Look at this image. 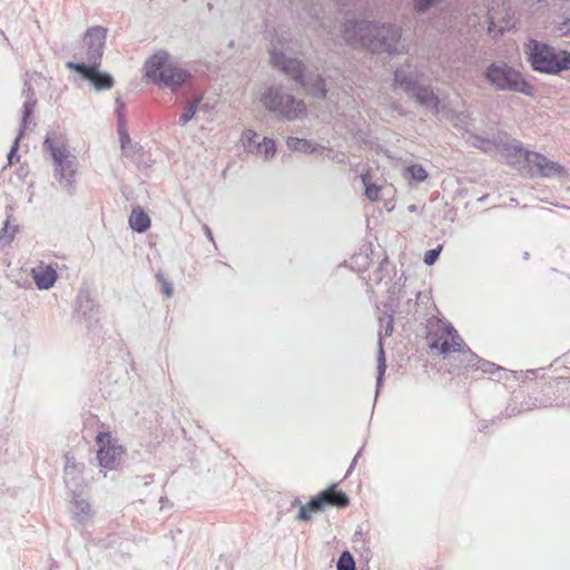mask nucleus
<instances>
[{"mask_svg": "<svg viewBox=\"0 0 570 570\" xmlns=\"http://www.w3.org/2000/svg\"><path fill=\"white\" fill-rule=\"evenodd\" d=\"M31 276L38 289H50L57 282L58 274L56 269L50 266H38L31 269Z\"/></svg>", "mask_w": 570, "mask_h": 570, "instance_id": "nucleus-21", "label": "nucleus"}, {"mask_svg": "<svg viewBox=\"0 0 570 570\" xmlns=\"http://www.w3.org/2000/svg\"><path fill=\"white\" fill-rule=\"evenodd\" d=\"M352 263L360 266V268H365L368 265V255L365 253H360L352 257Z\"/></svg>", "mask_w": 570, "mask_h": 570, "instance_id": "nucleus-44", "label": "nucleus"}, {"mask_svg": "<svg viewBox=\"0 0 570 570\" xmlns=\"http://www.w3.org/2000/svg\"><path fill=\"white\" fill-rule=\"evenodd\" d=\"M409 97L419 105L431 109L435 115L440 112V99L430 86L420 85Z\"/></svg>", "mask_w": 570, "mask_h": 570, "instance_id": "nucleus-17", "label": "nucleus"}, {"mask_svg": "<svg viewBox=\"0 0 570 570\" xmlns=\"http://www.w3.org/2000/svg\"><path fill=\"white\" fill-rule=\"evenodd\" d=\"M362 181L365 187V196L372 202L377 200L380 198L381 187L370 183L366 175H362Z\"/></svg>", "mask_w": 570, "mask_h": 570, "instance_id": "nucleus-36", "label": "nucleus"}, {"mask_svg": "<svg viewBox=\"0 0 570 570\" xmlns=\"http://www.w3.org/2000/svg\"><path fill=\"white\" fill-rule=\"evenodd\" d=\"M525 163L530 168L532 177H562L567 170L559 163L549 160L544 155L535 151L525 153Z\"/></svg>", "mask_w": 570, "mask_h": 570, "instance_id": "nucleus-9", "label": "nucleus"}, {"mask_svg": "<svg viewBox=\"0 0 570 570\" xmlns=\"http://www.w3.org/2000/svg\"><path fill=\"white\" fill-rule=\"evenodd\" d=\"M336 569L337 570H356L354 558L350 551L345 550L341 553V556L338 557L337 563H336Z\"/></svg>", "mask_w": 570, "mask_h": 570, "instance_id": "nucleus-34", "label": "nucleus"}, {"mask_svg": "<svg viewBox=\"0 0 570 570\" xmlns=\"http://www.w3.org/2000/svg\"><path fill=\"white\" fill-rule=\"evenodd\" d=\"M261 102L269 112L289 121L306 114L304 101L281 85L267 86L261 96Z\"/></svg>", "mask_w": 570, "mask_h": 570, "instance_id": "nucleus-6", "label": "nucleus"}, {"mask_svg": "<svg viewBox=\"0 0 570 570\" xmlns=\"http://www.w3.org/2000/svg\"><path fill=\"white\" fill-rule=\"evenodd\" d=\"M298 85L314 98L323 100L327 96L326 81L321 75H306V82Z\"/></svg>", "mask_w": 570, "mask_h": 570, "instance_id": "nucleus-22", "label": "nucleus"}, {"mask_svg": "<svg viewBox=\"0 0 570 570\" xmlns=\"http://www.w3.org/2000/svg\"><path fill=\"white\" fill-rule=\"evenodd\" d=\"M489 20H490L489 21V31L492 32V31H494L495 23H494L493 18L491 16L489 17Z\"/></svg>", "mask_w": 570, "mask_h": 570, "instance_id": "nucleus-53", "label": "nucleus"}, {"mask_svg": "<svg viewBox=\"0 0 570 570\" xmlns=\"http://www.w3.org/2000/svg\"><path fill=\"white\" fill-rule=\"evenodd\" d=\"M441 252L442 245H439L433 249L426 250L423 257V262L429 266L433 265L439 259Z\"/></svg>", "mask_w": 570, "mask_h": 570, "instance_id": "nucleus-41", "label": "nucleus"}, {"mask_svg": "<svg viewBox=\"0 0 570 570\" xmlns=\"http://www.w3.org/2000/svg\"><path fill=\"white\" fill-rule=\"evenodd\" d=\"M124 107H125V105H124V102L121 101V99H120V98H117V99H116L117 122L119 121V117H120V115H124V111H122V110H124Z\"/></svg>", "mask_w": 570, "mask_h": 570, "instance_id": "nucleus-48", "label": "nucleus"}, {"mask_svg": "<svg viewBox=\"0 0 570 570\" xmlns=\"http://www.w3.org/2000/svg\"><path fill=\"white\" fill-rule=\"evenodd\" d=\"M261 153L259 155H264L265 159H271L275 156L276 153V144L273 139L264 137L262 140Z\"/></svg>", "mask_w": 570, "mask_h": 570, "instance_id": "nucleus-37", "label": "nucleus"}, {"mask_svg": "<svg viewBox=\"0 0 570 570\" xmlns=\"http://www.w3.org/2000/svg\"><path fill=\"white\" fill-rule=\"evenodd\" d=\"M525 150L522 146V142L517 139H510V141L503 146L500 150V155L511 161L524 159L525 160Z\"/></svg>", "mask_w": 570, "mask_h": 570, "instance_id": "nucleus-24", "label": "nucleus"}, {"mask_svg": "<svg viewBox=\"0 0 570 570\" xmlns=\"http://www.w3.org/2000/svg\"><path fill=\"white\" fill-rule=\"evenodd\" d=\"M360 455H361V450L356 453V455L354 456L352 463L350 464V466H348V469L346 471L345 478H347L352 473V471L354 470L355 464H356L357 459L360 458Z\"/></svg>", "mask_w": 570, "mask_h": 570, "instance_id": "nucleus-50", "label": "nucleus"}, {"mask_svg": "<svg viewBox=\"0 0 570 570\" xmlns=\"http://www.w3.org/2000/svg\"><path fill=\"white\" fill-rule=\"evenodd\" d=\"M439 0H414L413 7L417 13H424L432 8Z\"/></svg>", "mask_w": 570, "mask_h": 570, "instance_id": "nucleus-42", "label": "nucleus"}, {"mask_svg": "<svg viewBox=\"0 0 570 570\" xmlns=\"http://www.w3.org/2000/svg\"><path fill=\"white\" fill-rule=\"evenodd\" d=\"M559 30L562 35L570 33V18H566L559 26Z\"/></svg>", "mask_w": 570, "mask_h": 570, "instance_id": "nucleus-47", "label": "nucleus"}, {"mask_svg": "<svg viewBox=\"0 0 570 570\" xmlns=\"http://www.w3.org/2000/svg\"><path fill=\"white\" fill-rule=\"evenodd\" d=\"M43 148L50 153L53 160V177L60 188L69 196L77 190V159L70 154L68 148L59 141H56L50 135L46 136Z\"/></svg>", "mask_w": 570, "mask_h": 570, "instance_id": "nucleus-4", "label": "nucleus"}, {"mask_svg": "<svg viewBox=\"0 0 570 570\" xmlns=\"http://www.w3.org/2000/svg\"><path fill=\"white\" fill-rule=\"evenodd\" d=\"M394 308L389 307L383 315L379 316L380 332H379V351H377V376H376V394L379 393L383 377L386 371L385 353L382 344V336H391L394 331Z\"/></svg>", "mask_w": 570, "mask_h": 570, "instance_id": "nucleus-10", "label": "nucleus"}, {"mask_svg": "<svg viewBox=\"0 0 570 570\" xmlns=\"http://www.w3.org/2000/svg\"><path fill=\"white\" fill-rule=\"evenodd\" d=\"M428 340H429V347L431 350H439L440 354L445 355L449 352L453 351L451 343L448 340H443L441 342L442 337L434 338L432 333H430L428 335Z\"/></svg>", "mask_w": 570, "mask_h": 570, "instance_id": "nucleus-30", "label": "nucleus"}, {"mask_svg": "<svg viewBox=\"0 0 570 570\" xmlns=\"http://www.w3.org/2000/svg\"><path fill=\"white\" fill-rule=\"evenodd\" d=\"M348 504L350 499L347 494L343 491H337L335 484L321 491L309 500V509L314 512L323 511L326 505L346 508Z\"/></svg>", "mask_w": 570, "mask_h": 570, "instance_id": "nucleus-13", "label": "nucleus"}, {"mask_svg": "<svg viewBox=\"0 0 570 570\" xmlns=\"http://www.w3.org/2000/svg\"><path fill=\"white\" fill-rule=\"evenodd\" d=\"M389 265L390 263L386 257L382 259L379 264V267L370 275V282L376 285L381 284L384 277L390 274Z\"/></svg>", "mask_w": 570, "mask_h": 570, "instance_id": "nucleus-31", "label": "nucleus"}, {"mask_svg": "<svg viewBox=\"0 0 570 570\" xmlns=\"http://www.w3.org/2000/svg\"><path fill=\"white\" fill-rule=\"evenodd\" d=\"M96 443L99 446L98 450L117 445V443L112 440L111 434L109 432H99L96 436Z\"/></svg>", "mask_w": 570, "mask_h": 570, "instance_id": "nucleus-39", "label": "nucleus"}, {"mask_svg": "<svg viewBox=\"0 0 570 570\" xmlns=\"http://www.w3.org/2000/svg\"><path fill=\"white\" fill-rule=\"evenodd\" d=\"M465 119H466V116L463 112L458 114L455 116L454 126L455 127H459V126L463 127V124H464Z\"/></svg>", "mask_w": 570, "mask_h": 570, "instance_id": "nucleus-49", "label": "nucleus"}, {"mask_svg": "<svg viewBox=\"0 0 570 570\" xmlns=\"http://www.w3.org/2000/svg\"><path fill=\"white\" fill-rule=\"evenodd\" d=\"M404 283L405 278L403 277V275H400L397 279L386 289L391 303L399 298L404 287ZM390 307H393L392 304H390Z\"/></svg>", "mask_w": 570, "mask_h": 570, "instance_id": "nucleus-35", "label": "nucleus"}, {"mask_svg": "<svg viewBox=\"0 0 570 570\" xmlns=\"http://www.w3.org/2000/svg\"><path fill=\"white\" fill-rule=\"evenodd\" d=\"M69 511L72 520L82 525L88 524L95 515L90 502L78 492L72 493Z\"/></svg>", "mask_w": 570, "mask_h": 570, "instance_id": "nucleus-16", "label": "nucleus"}, {"mask_svg": "<svg viewBox=\"0 0 570 570\" xmlns=\"http://www.w3.org/2000/svg\"><path fill=\"white\" fill-rule=\"evenodd\" d=\"M476 370L482 371L487 374H494L495 372L504 371L502 366L494 364L493 362L481 358V362L478 364Z\"/></svg>", "mask_w": 570, "mask_h": 570, "instance_id": "nucleus-40", "label": "nucleus"}, {"mask_svg": "<svg viewBox=\"0 0 570 570\" xmlns=\"http://www.w3.org/2000/svg\"><path fill=\"white\" fill-rule=\"evenodd\" d=\"M462 363L465 367L476 370L478 364L481 362V357L473 353L470 347H466V351L462 354Z\"/></svg>", "mask_w": 570, "mask_h": 570, "instance_id": "nucleus-38", "label": "nucleus"}, {"mask_svg": "<svg viewBox=\"0 0 570 570\" xmlns=\"http://www.w3.org/2000/svg\"><path fill=\"white\" fill-rule=\"evenodd\" d=\"M484 80L497 91L521 94L527 97L534 95V87L522 72L504 61L490 63L483 71Z\"/></svg>", "mask_w": 570, "mask_h": 570, "instance_id": "nucleus-5", "label": "nucleus"}, {"mask_svg": "<svg viewBox=\"0 0 570 570\" xmlns=\"http://www.w3.org/2000/svg\"><path fill=\"white\" fill-rule=\"evenodd\" d=\"M203 229H204L206 237L215 245L214 236H213L210 228L207 225H204Z\"/></svg>", "mask_w": 570, "mask_h": 570, "instance_id": "nucleus-51", "label": "nucleus"}, {"mask_svg": "<svg viewBox=\"0 0 570 570\" xmlns=\"http://www.w3.org/2000/svg\"><path fill=\"white\" fill-rule=\"evenodd\" d=\"M549 404L547 403H540L538 406H543V407H547Z\"/></svg>", "mask_w": 570, "mask_h": 570, "instance_id": "nucleus-54", "label": "nucleus"}, {"mask_svg": "<svg viewBox=\"0 0 570 570\" xmlns=\"http://www.w3.org/2000/svg\"><path fill=\"white\" fill-rule=\"evenodd\" d=\"M129 226L139 234L145 233L150 227V218L141 208H134L129 216Z\"/></svg>", "mask_w": 570, "mask_h": 570, "instance_id": "nucleus-25", "label": "nucleus"}, {"mask_svg": "<svg viewBox=\"0 0 570 570\" xmlns=\"http://www.w3.org/2000/svg\"><path fill=\"white\" fill-rule=\"evenodd\" d=\"M342 32L347 43L361 46L374 53L394 56L409 51V46L401 41L402 28L390 22L347 20Z\"/></svg>", "mask_w": 570, "mask_h": 570, "instance_id": "nucleus-1", "label": "nucleus"}, {"mask_svg": "<svg viewBox=\"0 0 570 570\" xmlns=\"http://www.w3.org/2000/svg\"><path fill=\"white\" fill-rule=\"evenodd\" d=\"M76 316L88 328H92L99 321V307L88 292H80L76 302Z\"/></svg>", "mask_w": 570, "mask_h": 570, "instance_id": "nucleus-14", "label": "nucleus"}, {"mask_svg": "<svg viewBox=\"0 0 570 570\" xmlns=\"http://www.w3.org/2000/svg\"><path fill=\"white\" fill-rule=\"evenodd\" d=\"M436 324L438 328L442 331V333L449 337H451L452 343L451 346L454 352L464 353L466 351V345L462 337L458 334L456 330L451 323H446L445 321L441 318L432 317L428 322V326H433V324Z\"/></svg>", "mask_w": 570, "mask_h": 570, "instance_id": "nucleus-20", "label": "nucleus"}, {"mask_svg": "<svg viewBox=\"0 0 570 570\" xmlns=\"http://www.w3.org/2000/svg\"><path fill=\"white\" fill-rule=\"evenodd\" d=\"M108 30L101 26H94L87 29L82 38L85 50L83 61L87 65H101Z\"/></svg>", "mask_w": 570, "mask_h": 570, "instance_id": "nucleus-7", "label": "nucleus"}, {"mask_svg": "<svg viewBox=\"0 0 570 570\" xmlns=\"http://www.w3.org/2000/svg\"><path fill=\"white\" fill-rule=\"evenodd\" d=\"M311 512H313V511L309 509V502H308L306 505L301 507L296 518L302 521H307L311 519Z\"/></svg>", "mask_w": 570, "mask_h": 570, "instance_id": "nucleus-45", "label": "nucleus"}, {"mask_svg": "<svg viewBox=\"0 0 570 570\" xmlns=\"http://www.w3.org/2000/svg\"><path fill=\"white\" fill-rule=\"evenodd\" d=\"M523 51L535 72L558 76L570 70L568 50L531 38L523 45Z\"/></svg>", "mask_w": 570, "mask_h": 570, "instance_id": "nucleus-2", "label": "nucleus"}, {"mask_svg": "<svg viewBox=\"0 0 570 570\" xmlns=\"http://www.w3.org/2000/svg\"><path fill=\"white\" fill-rule=\"evenodd\" d=\"M17 232L18 226H10L9 219H7L4 226L0 229V244L2 246L9 245Z\"/></svg>", "mask_w": 570, "mask_h": 570, "instance_id": "nucleus-32", "label": "nucleus"}, {"mask_svg": "<svg viewBox=\"0 0 570 570\" xmlns=\"http://www.w3.org/2000/svg\"><path fill=\"white\" fill-rule=\"evenodd\" d=\"M142 147L138 144H131L129 146L128 151L129 154H122L125 157H130L132 159H137L138 154L141 151Z\"/></svg>", "mask_w": 570, "mask_h": 570, "instance_id": "nucleus-46", "label": "nucleus"}, {"mask_svg": "<svg viewBox=\"0 0 570 570\" xmlns=\"http://www.w3.org/2000/svg\"><path fill=\"white\" fill-rule=\"evenodd\" d=\"M482 145L485 151L495 149L498 153L510 141V136L505 131H498L491 137H478L476 138Z\"/></svg>", "mask_w": 570, "mask_h": 570, "instance_id": "nucleus-23", "label": "nucleus"}, {"mask_svg": "<svg viewBox=\"0 0 570 570\" xmlns=\"http://www.w3.org/2000/svg\"><path fill=\"white\" fill-rule=\"evenodd\" d=\"M523 257H524L525 259H528V258H529V253H528V252H525V253H524V255H523Z\"/></svg>", "mask_w": 570, "mask_h": 570, "instance_id": "nucleus-55", "label": "nucleus"}, {"mask_svg": "<svg viewBox=\"0 0 570 570\" xmlns=\"http://www.w3.org/2000/svg\"><path fill=\"white\" fill-rule=\"evenodd\" d=\"M158 281L161 283L163 286V293L166 295V297H171L174 294L173 285L170 282H168L164 276L157 275Z\"/></svg>", "mask_w": 570, "mask_h": 570, "instance_id": "nucleus-43", "label": "nucleus"}, {"mask_svg": "<svg viewBox=\"0 0 570 570\" xmlns=\"http://www.w3.org/2000/svg\"><path fill=\"white\" fill-rule=\"evenodd\" d=\"M125 454V449L117 444L107 449L97 451V460L101 468L108 470H116L120 463L121 456Z\"/></svg>", "mask_w": 570, "mask_h": 570, "instance_id": "nucleus-19", "label": "nucleus"}, {"mask_svg": "<svg viewBox=\"0 0 570 570\" xmlns=\"http://www.w3.org/2000/svg\"><path fill=\"white\" fill-rule=\"evenodd\" d=\"M258 139L259 135L252 129H246L243 132V145L248 153H261L259 145L262 144V141H259Z\"/></svg>", "mask_w": 570, "mask_h": 570, "instance_id": "nucleus-28", "label": "nucleus"}, {"mask_svg": "<svg viewBox=\"0 0 570 570\" xmlns=\"http://www.w3.org/2000/svg\"><path fill=\"white\" fill-rule=\"evenodd\" d=\"M273 66L296 83H305V65L301 59L293 58L276 48L269 51Z\"/></svg>", "mask_w": 570, "mask_h": 570, "instance_id": "nucleus-8", "label": "nucleus"}, {"mask_svg": "<svg viewBox=\"0 0 570 570\" xmlns=\"http://www.w3.org/2000/svg\"><path fill=\"white\" fill-rule=\"evenodd\" d=\"M22 95L26 96L27 99H26V101L23 102V106H22V118H21V125H20L19 134L16 137V139L13 140V142L11 145V148H10V150L8 153V161H9V164H12V160H13L14 157H17V159H19V156H17V151H18V148H19V142H20L21 137L24 134V130H26V127L28 125L29 118L32 115V112L35 110V106L37 104V99L35 97V91H33L32 86H31V83H30V81L28 79H24V83H23V88H22Z\"/></svg>", "mask_w": 570, "mask_h": 570, "instance_id": "nucleus-12", "label": "nucleus"}, {"mask_svg": "<svg viewBox=\"0 0 570 570\" xmlns=\"http://www.w3.org/2000/svg\"><path fill=\"white\" fill-rule=\"evenodd\" d=\"M83 465L77 464L70 458H66L65 464V483L72 493H77L83 484L82 478Z\"/></svg>", "mask_w": 570, "mask_h": 570, "instance_id": "nucleus-18", "label": "nucleus"}, {"mask_svg": "<svg viewBox=\"0 0 570 570\" xmlns=\"http://www.w3.org/2000/svg\"><path fill=\"white\" fill-rule=\"evenodd\" d=\"M332 160H334L337 164H343V165H345L347 161V159L345 158L344 155H342V156L336 155L335 157H333Z\"/></svg>", "mask_w": 570, "mask_h": 570, "instance_id": "nucleus-52", "label": "nucleus"}, {"mask_svg": "<svg viewBox=\"0 0 570 570\" xmlns=\"http://www.w3.org/2000/svg\"><path fill=\"white\" fill-rule=\"evenodd\" d=\"M421 72L410 62L397 67L394 71V87L402 89L407 96L415 90L420 83Z\"/></svg>", "mask_w": 570, "mask_h": 570, "instance_id": "nucleus-15", "label": "nucleus"}, {"mask_svg": "<svg viewBox=\"0 0 570 570\" xmlns=\"http://www.w3.org/2000/svg\"><path fill=\"white\" fill-rule=\"evenodd\" d=\"M202 100H203V96L200 95V96L196 97L194 100L187 102L181 115L179 116V119H178L179 126H181V127L186 126L194 118Z\"/></svg>", "mask_w": 570, "mask_h": 570, "instance_id": "nucleus-27", "label": "nucleus"}, {"mask_svg": "<svg viewBox=\"0 0 570 570\" xmlns=\"http://www.w3.org/2000/svg\"><path fill=\"white\" fill-rule=\"evenodd\" d=\"M117 132L119 135L120 148L122 154H129L128 148L131 146V139L127 130L125 115H120L117 124Z\"/></svg>", "mask_w": 570, "mask_h": 570, "instance_id": "nucleus-29", "label": "nucleus"}, {"mask_svg": "<svg viewBox=\"0 0 570 570\" xmlns=\"http://www.w3.org/2000/svg\"><path fill=\"white\" fill-rule=\"evenodd\" d=\"M66 67L81 75L90 81L97 90L110 89L114 86V78L108 72L99 70L100 65H87L83 61H68Z\"/></svg>", "mask_w": 570, "mask_h": 570, "instance_id": "nucleus-11", "label": "nucleus"}, {"mask_svg": "<svg viewBox=\"0 0 570 570\" xmlns=\"http://www.w3.org/2000/svg\"><path fill=\"white\" fill-rule=\"evenodd\" d=\"M286 144L289 149L303 154H313L323 148L321 145L314 144L312 140L297 137H288Z\"/></svg>", "mask_w": 570, "mask_h": 570, "instance_id": "nucleus-26", "label": "nucleus"}, {"mask_svg": "<svg viewBox=\"0 0 570 570\" xmlns=\"http://www.w3.org/2000/svg\"><path fill=\"white\" fill-rule=\"evenodd\" d=\"M407 176L415 183H422L428 178V173L423 166L415 164L405 168Z\"/></svg>", "mask_w": 570, "mask_h": 570, "instance_id": "nucleus-33", "label": "nucleus"}, {"mask_svg": "<svg viewBox=\"0 0 570 570\" xmlns=\"http://www.w3.org/2000/svg\"><path fill=\"white\" fill-rule=\"evenodd\" d=\"M145 77L155 85L169 88L177 92L191 79V73L170 60L166 50H158L144 65Z\"/></svg>", "mask_w": 570, "mask_h": 570, "instance_id": "nucleus-3", "label": "nucleus"}]
</instances>
